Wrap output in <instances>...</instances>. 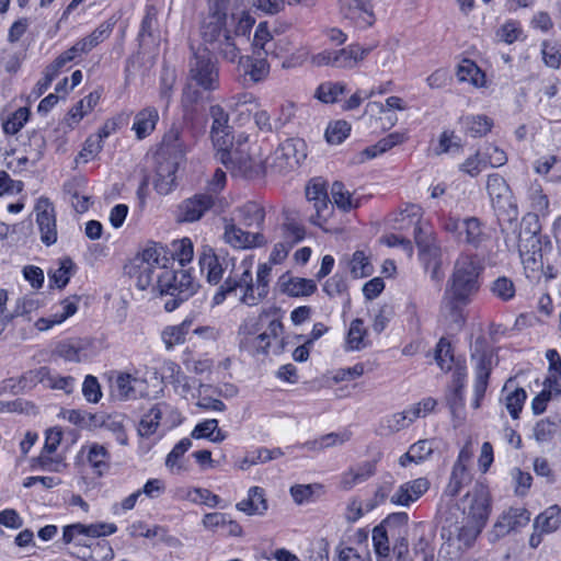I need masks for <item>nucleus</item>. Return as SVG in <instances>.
Segmentation results:
<instances>
[{"mask_svg":"<svg viewBox=\"0 0 561 561\" xmlns=\"http://www.w3.org/2000/svg\"><path fill=\"white\" fill-rule=\"evenodd\" d=\"M462 517L455 524L444 527V542L440 552L450 559H457L469 549L483 529L491 512L489 490L483 484H476L460 502Z\"/></svg>","mask_w":561,"mask_h":561,"instance_id":"nucleus-1","label":"nucleus"},{"mask_svg":"<svg viewBox=\"0 0 561 561\" xmlns=\"http://www.w3.org/2000/svg\"><path fill=\"white\" fill-rule=\"evenodd\" d=\"M254 259L249 255L242 259L238 265L233 263L228 277L219 286L213 296V305L222 304L228 294L240 289V301L247 306H257L268 294V284L272 266L268 263L257 265L255 280L253 278Z\"/></svg>","mask_w":561,"mask_h":561,"instance_id":"nucleus-2","label":"nucleus"},{"mask_svg":"<svg viewBox=\"0 0 561 561\" xmlns=\"http://www.w3.org/2000/svg\"><path fill=\"white\" fill-rule=\"evenodd\" d=\"M219 87V70L206 48L198 49L190 62L187 83L183 89L181 103L185 113L193 111L202 100L203 91H213Z\"/></svg>","mask_w":561,"mask_h":561,"instance_id":"nucleus-3","label":"nucleus"},{"mask_svg":"<svg viewBox=\"0 0 561 561\" xmlns=\"http://www.w3.org/2000/svg\"><path fill=\"white\" fill-rule=\"evenodd\" d=\"M218 159L234 175L256 178L268 171L267 160L263 158L262 147L249 142L248 137L239 136L237 144L218 151Z\"/></svg>","mask_w":561,"mask_h":561,"instance_id":"nucleus-4","label":"nucleus"},{"mask_svg":"<svg viewBox=\"0 0 561 561\" xmlns=\"http://www.w3.org/2000/svg\"><path fill=\"white\" fill-rule=\"evenodd\" d=\"M541 226L536 215L526 214L519 224L517 239L518 252L524 268L533 274L539 273L545 263V255L551 244L540 234Z\"/></svg>","mask_w":561,"mask_h":561,"instance_id":"nucleus-5","label":"nucleus"},{"mask_svg":"<svg viewBox=\"0 0 561 561\" xmlns=\"http://www.w3.org/2000/svg\"><path fill=\"white\" fill-rule=\"evenodd\" d=\"M293 48V41L288 36L274 37L270 32L267 22H260L254 31L252 49L256 56L284 58L282 68L289 69L301 66L308 56L306 48H299L296 53L288 55Z\"/></svg>","mask_w":561,"mask_h":561,"instance_id":"nucleus-6","label":"nucleus"},{"mask_svg":"<svg viewBox=\"0 0 561 561\" xmlns=\"http://www.w3.org/2000/svg\"><path fill=\"white\" fill-rule=\"evenodd\" d=\"M481 266L476 257L460 255L448 280L444 301L450 305H467L479 290Z\"/></svg>","mask_w":561,"mask_h":561,"instance_id":"nucleus-7","label":"nucleus"},{"mask_svg":"<svg viewBox=\"0 0 561 561\" xmlns=\"http://www.w3.org/2000/svg\"><path fill=\"white\" fill-rule=\"evenodd\" d=\"M117 531L114 523L96 522L91 524L75 523L62 528V540L72 545L71 556L82 560H92V542L94 538L107 537Z\"/></svg>","mask_w":561,"mask_h":561,"instance_id":"nucleus-8","label":"nucleus"},{"mask_svg":"<svg viewBox=\"0 0 561 561\" xmlns=\"http://www.w3.org/2000/svg\"><path fill=\"white\" fill-rule=\"evenodd\" d=\"M168 263L169 259L162 248L148 247L134 257L128 267V274L135 279L139 289L151 288L154 291L160 271Z\"/></svg>","mask_w":561,"mask_h":561,"instance_id":"nucleus-9","label":"nucleus"},{"mask_svg":"<svg viewBox=\"0 0 561 561\" xmlns=\"http://www.w3.org/2000/svg\"><path fill=\"white\" fill-rule=\"evenodd\" d=\"M198 284L192 275L185 271H174L168 264L160 271L159 279L156 280L154 291L160 295H170L173 298L164 305L167 311H173L178 306L188 299L197 289Z\"/></svg>","mask_w":561,"mask_h":561,"instance_id":"nucleus-10","label":"nucleus"},{"mask_svg":"<svg viewBox=\"0 0 561 561\" xmlns=\"http://www.w3.org/2000/svg\"><path fill=\"white\" fill-rule=\"evenodd\" d=\"M307 157V146L302 139L290 138L283 141L275 150L270 170L284 173L296 169Z\"/></svg>","mask_w":561,"mask_h":561,"instance_id":"nucleus-11","label":"nucleus"},{"mask_svg":"<svg viewBox=\"0 0 561 561\" xmlns=\"http://www.w3.org/2000/svg\"><path fill=\"white\" fill-rule=\"evenodd\" d=\"M486 191L492 206L499 216H506L508 220L517 218V206L510 186L501 175L490 174L488 176Z\"/></svg>","mask_w":561,"mask_h":561,"instance_id":"nucleus-12","label":"nucleus"},{"mask_svg":"<svg viewBox=\"0 0 561 561\" xmlns=\"http://www.w3.org/2000/svg\"><path fill=\"white\" fill-rule=\"evenodd\" d=\"M198 265L206 280L211 285H218L224 279L226 272H230L233 259L228 255H219L211 247L205 245L199 253Z\"/></svg>","mask_w":561,"mask_h":561,"instance_id":"nucleus-13","label":"nucleus"},{"mask_svg":"<svg viewBox=\"0 0 561 561\" xmlns=\"http://www.w3.org/2000/svg\"><path fill=\"white\" fill-rule=\"evenodd\" d=\"M112 394L119 400H135L148 394V385L145 378L136 374L119 371L111 382Z\"/></svg>","mask_w":561,"mask_h":561,"instance_id":"nucleus-14","label":"nucleus"},{"mask_svg":"<svg viewBox=\"0 0 561 561\" xmlns=\"http://www.w3.org/2000/svg\"><path fill=\"white\" fill-rule=\"evenodd\" d=\"M339 12L359 28L368 27L375 22L371 0H339Z\"/></svg>","mask_w":561,"mask_h":561,"instance_id":"nucleus-15","label":"nucleus"},{"mask_svg":"<svg viewBox=\"0 0 561 561\" xmlns=\"http://www.w3.org/2000/svg\"><path fill=\"white\" fill-rule=\"evenodd\" d=\"M41 240L51 245L57 241L56 213L54 205L46 197H41L34 207Z\"/></svg>","mask_w":561,"mask_h":561,"instance_id":"nucleus-16","label":"nucleus"},{"mask_svg":"<svg viewBox=\"0 0 561 561\" xmlns=\"http://www.w3.org/2000/svg\"><path fill=\"white\" fill-rule=\"evenodd\" d=\"M209 116L211 119L210 137L214 147L219 151L228 149L233 141L230 134L229 114L221 105H211L209 108Z\"/></svg>","mask_w":561,"mask_h":561,"instance_id":"nucleus-17","label":"nucleus"},{"mask_svg":"<svg viewBox=\"0 0 561 561\" xmlns=\"http://www.w3.org/2000/svg\"><path fill=\"white\" fill-rule=\"evenodd\" d=\"M472 360L474 363L476 379L471 404L474 409H479L488 388V380L493 366V355L491 352H476L472 355Z\"/></svg>","mask_w":561,"mask_h":561,"instance_id":"nucleus-18","label":"nucleus"},{"mask_svg":"<svg viewBox=\"0 0 561 561\" xmlns=\"http://www.w3.org/2000/svg\"><path fill=\"white\" fill-rule=\"evenodd\" d=\"M161 379L172 385L174 392L183 399L194 397V382L182 370L179 364L171 359H165L159 368Z\"/></svg>","mask_w":561,"mask_h":561,"instance_id":"nucleus-19","label":"nucleus"},{"mask_svg":"<svg viewBox=\"0 0 561 561\" xmlns=\"http://www.w3.org/2000/svg\"><path fill=\"white\" fill-rule=\"evenodd\" d=\"M306 197L309 202L313 203V207L316 209V215L310 217V221L313 225L323 228V225L332 213V207L329 204L324 183L320 180L309 182L306 187Z\"/></svg>","mask_w":561,"mask_h":561,"instance_id":"nucleus-20","label":"nucleus"},{"mask_svg":"<svg viewBox=\"0 0 561 561\" xmlns=\"http://www.w3.org/2000/svg\"><path fill=\"white\" fill-rule=\"evenodd\" d=\"M31 382H38L51 390H60L70 394L76 387V379L71 376H61L51 371L48 367H39L30 370L24 376Z\"/></svg>","mask_w":561,"mask_h":561,"instance_id":"nucleus-21","label":"nucleus"},{"mask_svg":"<svg viewBox=\"0 0 561 561\" xmlns=\"http://www.w3.org/2000/svg\"><path fill=\"white\" fill-rule=\"evenodd\" d=\"M530 522V513L522 506L505 510L493 526L492 533L496 538L524 528Z\"/></svg>","mask_w":561,"mask_h":561,"instance_id":"nucleus-22","label":"nucleus"},{"mask_svg":"<svg viewBox=\"0 0 561 561\" xmlns=\"http://www.w3.org/2000/svg\"><path fill=\"white\" fill-rule=\"evenodd\" d=\"M278 290L294 298L311 296L317 290L313 279L293 275L289 272L282 274L277 279Z\"/></svg>","mask_w":561,"mask_h":561,"instance_id":"nucleus-23","label":"nucleus"},{"mask_svg":"<svg viewBox=\"0 0 561 561\" xmlns=\"http://www.w3.org/2000/svg\"><path fill=\"white\" fill-rule=\"evenodd\" d=\"M430 489V481L426 478H417L399 485L390 497V502L399 506H410L417 501Z\"/></svg>","mask_w":561,"mask_h":561,"instance_id":"nucleus-24","label":"nucleus"},{"mask_svg":"<svg viewBox=\"0 0 561 561\" xmlns=\"http://www.w3.org/2000/svg\"><path fill=\"white\" fill-rule=\"evenodd\" d=\"M222 239L227 244L239 250L259 247L264 243L262 234L243 231L232 221L225 224Z\"/></svg>","mask_w":561,"mask_h":561,"instance_id":"nucleus-25","label":"nucleus"},{"mask_svg":"<svg viewBox=\"0 0 561 561\" xmlns=\"http://www.w3.org/2000/svg\"><path fill=\"white\" fill-rule=\"evenodd\" d=\"M415 241L420 249V260L425 270L430 272L431 278L434 280L442 279L440 272V250L434 241L423 239L419 233L415 234Z\"/></svg>","mask_w":561,"mask_h":561,"instance_id":"nucleus-26","label":"nucleus"},{"mask_svg":"<svg viewBox=\"0 0 561 561\" xmlns=\"http://www.w3.org/2000/svg\"><path fill=\"white\" fill-rule=\"evenodd\" d=\"M233 123L245 126L251 122L254 111L257 110V98L252 93H240L232 96L228 103Z\"/></svg>","mask_w":561,"mask_h":561,"instance_id":"nucleus-27","label":"nucleus"},{"mask_svg":"<svg viewBox=\"0 0 561 561\" xmlns=\"http://www.w3.org/2000/svg\"><path fill=\"white\" fill-rule=\"evenodd\" d=\"M370 46L350 44L344 48L335 50V68L352 70L357 68L370 54Z\"/></svg>","mask_w":561,"mask_h":561,"instance_id":"nucleus-28","label":"nucleus"},{"mask_svg":"<svg viewBox=\"0 0 561 561\" xmlns=\"http://www.w3.org/2000/svg\"><path fill=\"white\" fill-rule=\"evenodd\" d=\"M211 206L213 198L208 195H196L193 198H188L179 206L178 221H197Z\"/></svg>","mask_w":561,"mask_h":561,"instance_id":"nucleus-29","label":"nucleus"},{"mask_svg":"<svg viewBox=\"0 0 561 561\" xmlns=\"http://www.w3.org/2000/svg\"><path fill=\"white\" fill-rule=\"evenodd\" d=\"M90 343L82 339L60 341L54 348V354L70 363H81L89 358L87 350Z\"/></svg>","mask_w":561,"mask_h":561,"instance_id":"nucleus-30","label":"nucleus"},{"mask_svg":"<svg viewBox=\"0 0 561 561\" xmlns=\"http://www.w3.org/2000/svg\"><path fill=\"white\" fill-rule=\"evenodd\" d=\"M201 34L207 43H219L227 34V14L221 11L209 13L202 23Z\"/></svg>","mask_w":561,"mask_h":561,"instance_id":"nucleus-31","label":"nucleus"},{"mask_svg":"<svg viewBox=\"0 0 561 561\" xmlns=\"http://www.w3.org/2000/svg\"><path fill=\"white\" fill-rule=\"evenodd\" d=\"M236 508L248 516H263L268 510L264 489L251 486L247 497L238 502Z\"/></svg>","mask_w":561,"mask_h":561,"instance_id":"nucleus-32","label":"nucleus"},{"mask_svg":"<svg viewBox=\"0 0 561 561\" xmlns=\"http://www.w3.org/2000/svg\"><path fill=\"white\" fill-rule=\"evenodd\" d=\"M255 23V19L244 9H237L227 15V33L249 41V34Z\"/></svg>","mask_w":561,"mask_h":561,"instance_id":"nucleus-33","label":"nucleus"},{"mask_svg":"<svg viewBox=\"0 0 561 561\" xmlns=\"http://www.w3.org/2000/svg\"><path fill=\"white\" fill-rule=\"evenodd\" d=\"M283 324L279 320H272L266 331L259 332L254 337L249 339V343L244 346L251 353L265 354L274 339L280 335Z\"/></svg>","mask_w":561,"mask_h":561,"instance_id":"nucleus-34","label":"nucleus"},{"mask_svg":"<svg viewBox=\"0 0 561 561\" xmlns=\"http://www.w3.org/2000/svg\"><path fill=\"white\" fill-rule=\"evenodd\" d=\"M85 180L83 178H73L65 186V193L70 196V202L77 213H85L91 205V196L87 192Z\"/></svg>","mask_w":561,"mask_h":561,"instance_id":"nucleus-35","label":"nucleus"},{"mask_svg":"<svg viewBox=\"0 0 561 561\" xmlns=\"http://www.w3.org/2000/svg\"><path fill=\"white\" fill-rule=\"evenodd\" d=\"M176 170L178 164L173 160L165 159L159 162L153 179V186L159 194L167 195L173 190Z\"/></svg>","mask_w":561,"mask_h":561,"instance_id":"nucleus-36","label":"nucleus"},{"mask_svg":"<svg viewBox=\"0 0 561 561\" xmlns=\"http://www.w3.org/2000/svg\"><path fill=\"white\" fill-rule=\"evenodd\" d=\"M526 398L527 394L523 388L516 387L512 380L505 382L502 389L501 402L514 420L518 419Z\"/></svg>","mask_w":561,"mask_h":561,"instance_id":"nucleus-37","label":"nucleus"},{"mask_svg":"<svg viewBox=\"0 0 561 561\" xmlns=\"http://www.w3.org/2000/svg\"><path fill=\"white\" fill-rule=\"evenodd\" d=\"M247 43L248 41L233 36L229 33L224 34V38L218 43L219 55L224 60L241 66L245 58L242 55V46Z\"/></svg>","mask_w":561,"mask_h":561,"instance_id":"nucleus-38","label":"nucleus"},{"mask_svg":"<svg viewBox=\"0 0 561 561\" xmlns=\"http://www.w3.org/2000/svg\"><path fill=\"white\" fill-rule=\"evenodd\" d=\"M331 196L334 205L343 211L358 208L363 201L360 195L350 191L342 182H334L332 184Z\"/></svg>","mask_w":561,"mask_h":561,"instance_id":"nucleus-39","label":"nucleus"},{"mask_svg":"<svg viewBox=\"0 0 561 561\" xmlns=\"http://www.w3.org/2000/svg\"><path fill=\"white\" fill-rule=\"evenodd\" d=\"M158 121L159 113L157 108H142L135 115L131 130L135 133L137 139H145L154 130Z\"/></svg>","mask_w":561,"mask_h":561,"instance_id":"nucleus-40","label":"nucleus"},{"mask_svg":"<svg viewBox=\"0 0 561 561\" xmlns=\"http://www.w3.org/2000/svg\"><path fill=\"white\" fill-rule=\"evenodd\" d=\"M174 410L169 404L162 402L153 405L141 419L138 432L141 436H150L156 433L167 413H173Z\"/></svg>","mask_w":561,"mask_h":561,"instance_id":"nucleus-41","label":"nucleus"},{"mask_svg":"<svg viewBox=\"0 0 561 561\" xmlns=\"http://www.w3.org/2000/svg\"><path fill=\"white\" fill-rule=\"evenodd\" d=\"M456 76L460 82H468L477 89L488 85L485 73L470 59H463L458 65Z\"/></svg>","mask_w":561,"mask_h":561,"instance_id":"nucleus-42","label":"nucleus"},{"mask_svg":"<svg viewBox=\"0 0 561 561\" xmlns=\"http://www.w3.org/2000/svg\"><path fill=\"white\" fill-rule=\"evenodd\" d=\"M111 31V24L103 23L98 28H95L90 35L78 41L73 46H71V49L73 50L77 57L83 54H88L96 45L105 41L110 36Z\"/></svg>","mask_w":561,"mask_h":561,"instance_id":"nucleus-43","label":"nucleus"},{"mask_svg":"<svg viewBox=\"0 0 561 561\" xmlns=\"http://www.w3.org/2000/svg\"><path fill=\"white\" fill-rule=\"evenodd\" d=\"M192 328L191 320H184L180 324L169 325L161 332V340L168 351L185 342Z\"/></svg>","mask_w":561,"mask_h":561,"instance_id":"nucleus-44","label":"nucleus"},{"mask_svg":"<svg viewBox=\"0 0 561 561\" xmlns=\"http://www.w3.org/2000/svg\"><path fill=\"white\" fill-rule=\"evenodd\" d=\"M561 525V508L559 505H551L540 513L534 520V529L540 533L550 534Z\"/></svg>","mask_w":561,"mask_h":561,"instance_id":"nucleus-45","label":"nucleus"},{"mask_svg":"<svg viewBox=\"0 0 561 561\" xmlns=\"http://www.w3.org/2000/svg\"><path fill=\"white\" fill-rule=\"evenodd\" d=\"M433 453V443L428 439H421L410 446L409 450L399 458V463L407 467L409 463L425 461Z\"/></svg>","mask_w":561,"mask_h":561,"instance_id":"nucleus-46","label":"nucleus"},{"mask_svg":"<svg viewBox=\"0 0 561 561\" xmlns=\"http://www.w3.org/2000/svg\"><path fill=\"white\" fill-rule=\"evenodd\" d=\"M535 172L551 182L561 181V159L556 156H543L534 163Z\"/></svg>","mask_w":561,"mask_h":561,"instance_id":"nucleus-47","label":"nucleus"},{"mask_svg":"<svg viewBox=\"0 0 561 561\" xmlns=\"http://www.w3.org/2000/svg\"><path fill=\"white\" fill-rule=\"evenodd\" d=\"M407 108L405 101L400 96H389L385 103L368 102L365 106V115L370 118L377 115H387L390 111H404Z\"/></svg>","mask_w":561,"mask_h":561,"instance_id":"nucleus-48","label":"nucleus"},{"mask_svg":"<svg viewBox=\"0 0 561 561\" xmlns=\"http://www.w3.org/2000/svg\"><path fill=\"white\" fill-rule=\"evenodd\" d=\"M195 439L207 438L213 443H221L227 435L218 428V421L215 419L205 420L198 423L191 433Z\"/></svg>","mask_w":561,"mask_h":561,"instance_id":"nucleus-49","label":"nucleus"},{"mask_svg":"<svg viewBox=\"0 0 561 561\" xmlns=\"http://www.w3.org/2000/svg\"><path fill=\"white\" fill-rule=\"evenodd\" d=\"M461 227L462 234H465L463 241L468 244L477 248L488 239V233L483 230L482 224L476 217L462 220Z\"/></svg>","mask_w":561,"mask_h":561,"instance_id":"nucleus-50","label":"nucleus"},{"mask_svg":"<svg viewBox=\"0 0 561 561\" xmlns=\"http://www.w3.org/2000/svg\"><path fill=\"white\" fill-rule=\"evenodd\" d=\"M524 31L522 24L515 20H506L495 30V41L512 45L523 38Z\"/></svg>","mask_w":561,"mask_h":561,"instance_id":"nucleus-51","label":"nucleus"},{"mask_svg":"<svg viewBox=\"0 0 561 561\" xmlns=\"http://www.w3.org/2000/svg\"><path fill=\"white\" fill-rule=\"evenodd\" d=\"M346 91V83L342 81L322 82L314 92V98L322 103H335Z\"/></svg>","mask_w":561,"mask_h":561,"instance_id":"nucleus-52","label":"nucleus"},{"mask_svg":"<svg viewBox=\"0 0 561 561\" xmlns=\"http://www.w3.org/2000/svg\"><path fill=\"white\" fill-rule=\"evenodd\" d=\"M87 459L98 474H103L108 469L110 454L107 449L98 443L87 446Z\"/></svg>","mask_w":561,"mask_h":561,"instance_id":"nucleus-53","label":"nucleus"},{"mask_svg":"<svg viewBox=\"0 0 561 561\" xmlns=\"http://www.w3.org/2000/svg\"><path fill=\"white\" fill-rule=\"evenodd\" d=\"M366 334L367 330L364 325L363 320L355 319L351 322L350 329L346 336V350L359 351L366 347Z\"/></svg>","mask_w":561,"mask_h":561,"instance_id":"nucleus-54","label":"nucleus"},{"mask_svg":"<svg viewBox=\"0 0 561 561\" xmlns=\"http://www.w3.org/2000/svg\"><path fill=\"white\" fill-rule=\"evenodd\" d=\"M162 146L174 153H184L186 146L183 140V124L174 123L164 134Z\"/></svg>","mask_w":561,"mask_h":561,"instance_id":"nucleus-55","label":"nucleus"},{"mask_svg":"<svg viewBox=\"0 0 561 561\" xmlns=\"http://www.w3.org/2000/svg\"><path fill=\"white\" fill-rule=\"evenodd\" d=\"M373 546L377 561H391L389 539L382 524L373 529Z\"/></svg>","mask_w":561,"mask_h":561,"instance_id":"nucleus-56","label":"nucleus"},{"mask_svg":"<svg viewBox=\"0 0 561 561\" xmlns=\"http://www.w3.org/2000/svg\"><path fill=\"white\" fill-rule=\"evenodd\" d=\"M192 447L190 438L181 439L168 454L165 458V467L170 472L179 474L184 470L183 465L180 462V458Z\"/></svg>","mask_w":561,"mask_h":561,"instance_id":"nucleus-57","label":"nucleus"},{"mask_svg":"<svg viewBox=\"0 0 561 561\" xmlns=\"http://www.w3.org/2000/svg\"><path fill=\"white\" fill-rule=\"evenodd\" d=\"M462 125L472 137H480L491 130L492 121L484 115H470L462 119Z\"/></svg>","mask_w":561,"mask_h":561,"instance_id":"nucleus-58","label":"nucleus"},{"mask_svg":"<svg viewBox=\"0 0 561 561\" xmlns=\"http://www.w3.org/2000/svg\"><path fill=\"white\" fill-rule=\"evenodd\" d=\"M350 438L351 434L348 432L330 433L312 442H308L307 446L312 450H322L329 447L341 446L348 442Z\"/></svg>","mask_w":561,"mask_h":561,"instance_id":"nucleus-59","label":"nucleus"},{"mask_svg":"<svg viewBox=\"0 0 561 561\" xmlns=\"http://www.w3.org/2000/svg\"><path fill=\"white\" fill-rule=\"evenodd\" d=\"M351 133V124L346 121L339 119L331 122L325 129V139L331 145L342 144Z\"/></svg>","mask_w":561,"mask_h":561,"instance_id":"nucleus-60","label":"nucleus"},{"mask_svg":"<svg viewBox=\"0 0 561 561\" xmlns=\"http://www.w3.org/2000/svg\"><path fill=\"white\" fill-rule=\"evenodd\" d=\"M465 379H466V373L465 369L461 367H457L455 371L453 373V385H454V393L449 398V404L451 412L456 414V412L462 408L463 400H462V391L465 388Z\"/></svg>","mask_w":561,"mask_h":561,"instance_id":"nucleus-61","label":"nucleus"},{"mask_svg":"<svg viewBox=\"0 0 561 561\" xmlns=\"http://www.w3.org/2000/svg\"><path fill=\"white\" fill-rule=\"evenodd\" d=\"M73 268L75 264L70 259H61L58 263V267L49 272L50 282L58 288H64L72 276Z\"/></svg>","mask_w":561,"mask_h":561,"instance_id":"nucleus-62","label":"nucleus"},{"mask_svg":"<svg viewBox=\"0 0 561 561\" xmlns=\"http://www.w3.org/2000/svg\"><path fill=\"white\" fill-rule=\"evenodd\" d=\"M30 117L27 107H20L3 118V130L5 134L15 135L25 125Z\"/></svg>","mask_w":561,"mask_h":561,"instance_id":"nucleus-63","label":"nucleus"},{"mask_svg":"<svg viewBox=\"0 0 561 561\" xmlns=\"http://www.w3.org/2000/svg\"><path fill=\"white\" fill-rule=\"evenodd\" d=\"M173 257L182 265L188 264L194 256V245L190 238H182L172 242Z\"/></svg>","mask_w":561,"mask_h":561,"instance_id":"nucleus-64","label":"nucleus"}]
</instances>
